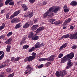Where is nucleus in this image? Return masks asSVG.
Listing matches in <instances>:
<instances>
[{
  "mask_svg": "<svg viewBox=\"0 0 77 77\" xmlns=\"http://www.w3.org/2000/svg\"><path fill=\"white\" fill-rule=\"evenodd\" d=\"M54 57V55H52L49 57L48 58H44L40 59L38 60L39 62H42V61H45L48 60V61H53Z\"/></svg>",
  "mask_w": 77,
  "mask_h": 77,
  "instance_id": "f257e3e1",
  "label": "nucleus"
},
{
  "mask_svg": "<svg viewBox=\"0 0 77 77\" xmlns=\"http://www.w3.org/2000/svg\"><path fill=\"white\" fill-rule=\"evenodd\" d=\"M26 69H27V70H26L25 72V73L26 74H27L28 73L29 74H30L33 70V69L32 68L30 65H28L26 67Z\"/></svg>",
  "mask_w": 77,
  "mask_h": 77,
  "instance_id": "f03ea898",
  "label": "nucleus"
},
{
  "mask_svg": "<svg viewBox=\"0 0 77 77\" xmlns=\"http://www.w3.org/2000/svg\"><path fill=\"white\" fill-rule=\"evenodd\" d=\"M9 3L10 6H13L14 5V2H12V0H7L5 2V4L6 5H8V4H9Z\"/></svg>",
  "mask_w": 77,
  "mask_h": 77,
  "instance_id": "7ed1b4c3",
  "label": "nucleus"
},
{
  "mask_svg": "<svg viewBox=\"0 0 77 77\" xmlns=\"http://www.w3.org/2000/svg\"><path fill=\"white\" fill-rule=\"evenodd\" d=\"M45 45L44 43L40 44L39 42H38L35 45V48H40V47H41L44 46Z\"/></svg>",
  "mask_w": 77,
  "mask_h": 77,
  "instance_id": "20e7f679",
  "label": "nucleus"
},
{
  "mask_svg": "<svg viewBox=\"0 0 77 77\" xmlns=\"http://www.w3.org/2000/svg\"><path fill=\"white\" fill-rule=\"evenodd\" d=\"M69 59V58L67 56V55H66L62 59L61 61V63H64L65 62L68 61V60Z\"/></svg>",
  "mask_w": 77,
  "mask_h": 77,
  "instance_id": "39448f33",
  "label": "nucleus"
},
{
  "mask_svg": "<svg viewBox=\"0 0 77 77\" xmlns=\"http://www.w3.org/2000/svg\"><path fill=\"white\" fill-rule=\"evenodd\" d=\"M9 62V60H7L5 62V63H7V64H1V66L2 68H4V67H5V66H8V63Z\"/></svg>",
  "mask_w": 77,
  "mask_h": 77,
  "instance_id": "423d86ee",
  "label": "nucleus"
},
{
  "mask_svg": "<svg viewBox=\"0 0 77 77\" xmlns=\"http://www.w3.org/2000/svg\"><path fill=\"white\" fill-rule=\"evenodd\" d=\"M67 56L69 58L71 59H72L74 57V53L72 52L70 54L67 55Z\"/></svg>",
  "mask_w": 77,
  "mask_h": 77,
  "instance_id": "0eeeda50",
  "label": "nucleus"
},
{
  "mask_svg": "<svg viewBox=\"0 0 77 77\" xmlns=\"http://www.w3.org/2000/svg\"><path fill=\"white\" fill-rule=\"evenodd\" d=\"M71 21V19L70 18H69L68 19H66L63 24V26H65L66 24H67L68 23H69Z\"/></svg>",
  "mask_w": 77,
  "mask_h": 77,
  "instance_id": "6e6552de",
  "label": "nucleus"
},
{
  "mask_svg": "<svg viewBox=\"0 0 77 77\" xmlns=\"http://www.w3.org/2000/svg\"><path fill=\"white\" fill-rule=\"evenodd\" d=\"M44 28L43 27H39L35 31V32L36 33H39L42 30H44Z\"/></svg>",
  "mask_w": 77,
  "mask_h": 77,
  "instance_id": "1a4fd4ad",
  "label": "nucleus"
},
{
  "mask_svg": "<svg viewBox=\"0 0 77 77\" xmlns=\"http://www.w3.org/2000/svg\"><path fill=\"white\" fill-rule=\"evenodd\" d=\"M11 41L12 39L11 38H8L5 42V43L6 44H9L10 45H11Z\"/></svg>",
  "mask_w": 77,
  "mask_h": 77,
  "instance_id": "9d476101",
  "label": "nucleus"
},
{
  "mask_svg": "<svg viewBox=\"0 0 77 77\" xmlns=\"http://www.w3.org/2000/svg\"><path fill=\"white\" fill-rule=\"evenodd\" d=\"M67 65H70V66H72L73 65V63L71 62V60L69 59L67 64Z\"/></svg>",
  "mask_w": 77,
  "mask_h": 77,
  "instance_id": "9b49d317",
  "label": "nucleus"
},
{
  "mask_svg": "<svg viewBox=\"0 0 77 77\" xmlns=\"http://www.w3.org/2000/svg\"><path fill=\"white\" fill-rule=\"evenodd\" d=\"M76 36H77V34H70L69 38L70 39H73Z\"/></svg>",
  "mask_w": 77,
  "mask_h": 77,
  "instance_id": "f8f14e48",
  "label": "nucleus"
},
{
  "mask_svg": "<svg viewBox=\"0 0 77 77\" xmlns=\"http://www.w3.org/2000/svg\"><path fill=\"white\" fill-rule=\"evenodd\" d=\"M71 6H76L77 5V2L75 1H72L70 4Z\"/></svg>",
  "mask_w": 77,
  "mask_h": 77,
  "instance_id": "ddd939ff",
  "label": "nucleus"
},
{
  "mask_svg": "<svg viewBox=\"0 0 77 77\" xmlns=\"http://www.w3.org/2000/svg\"><path fill=\"white\" fill-rule=\"evenodd\" d=\"M67 45V43H65V44H64L62 46H61L60 47V48L59 49V50H62V49H63V48H65V47H66Z\"/></svg>",
  "mask_w": 77,
  "mask_h": 77,
  "instance_id": "4468645a",
  "label": "nucleus"
},
{
  "mask_svg": "<svg viewBox=\"0 0 77 77\" xmlns=\"http://www.w3.org/2000/svg\"><path fill=\"white\" fill-rule=\"evenodd\" d=\"M69 34L65 35L61 37L60 39H62L63 38H69Z\"/></svg>",
  "mask_w": 77,
  "mask_h": 77,
  "instance_id": "2eb2a0df",
  "label": "nucleus"
},
{
  "mask_svg": "<svg viewBox=\"0 0 77 77\" xmlns=\"http://www.w3.org/2000/svg\"><path fill=\"white\" fill-rule=\"evenodd\" d=\"M20 12H21V11L20 10L16 11L14 13V15L16 17V16L18 15L20 13Z\"/></svg>",
  "mask_w": 77,
  "mask_h": 77,
  "instance_id": "dca6fc26",
  "label": "nucleus"
},
{
  "mask_svg": "<svg viewBox=\"0 0 77 77\" xmlns=\"http://www.w3.org/2000/svg\"><path fill=\"white\" fill-rule=\"evenodd\" d=\"M60 7H57L55 8L54 10H53V12H54V13H56L57 12V11H58L60 10Z\"/></svg>",
  "mask_w": 77,
  "mask_h": 77,
  "instance_id": "f3484780",
  "label": "nucleus"
},
{
  "mask_svg": "<svg viewBox=\"0 0 77 77\" xmlns=\"http://www.w3.org/2000/svg\"><path fill=\"white\" fill-rule=\"evenodd\" d=\"M28 61L29 62H31V61L33 60V59H34L35 58H34L33 57H32V56H30L28 58Z\"/></svg>",
  "mask_w": 77,
  "mask_h": 77,
  "instance_id": "a211bd4d",
  "label": "nucleus"
},
{
  "mask_svg": "<svg viewBox=\"0 0 77 77\" xmlns=\"http://www.w3.org/2000/svg\"><path fill=\"white\" fill-rule=\"evenodd\" d=\"M22 7L24 9V11H27V10L28 9V8H27V7L25 4H23Z\"/></svg>",
  "mask_w": 77,
  "mask_h": 77,
  "instance_id": "6ab92c4d",
  "label": "nucleus"
},
{
  "mask_svg": "<svg viewBox=\"0 0 77 77\" xmlns=\"http://www.w3.org/2000/svg\"><path fill=\"white\" fill-rule=\"evenodd\" d=\"M34 33L32 32H30L29 34V39L32 38V37H33V35Z\"/></svg>",
  "mask_w": 77,
  "mask_h": 77,
  "instance_id": "aec40b11",
  "label": "nucleus"
},
{
  "mask_svg": "<svg viewBox=\"0 0 77 77\" xmlns=\"http://www.w3.org/2000/svg\"><path fill=\"white\" fill-rule=\"evenodd\" d=\"M39 39V36H36L34 37H32V40H34V41H36V40H38Z\"/></svg>",
  "mask_w": 77,
  "mask_h": 77,
  "instance_id": "412c9836",
  "label": "nucleus"
},
{
  "mask_svg": "<svg viewBox=\"0 0 77 77\" xmlns=\"http://www.w3.org/2000/svg\"><path fill=\"white\" fill-rule=\"evenodd\" d=\"M28 14L29 18H31V17H32L33 16V13L32 12L29 13Z\"/></svg>",
  "mask_w": 77,
  "mask_h": 77,
  "instance_id": "4be33fe9",
  "label": "nucleus"
},
{
  "mask_svg": "<svg viewBox=\"0 0 77 77\" xmlns=\"http://www.w3.org/2000/svg\"><path fill=\"white\" fill-rule=\"evenodd\" d=\"M29 22H26V24L23 26V28H27L29 26L28 24Z\"/></svg>",
  "mask_w": 77,
  "mask_h": 77,
  "instance_id": "5701e85b",
  "label": "nucleus"
},
{
  "mask_svg": "<svg viewBox=\"0 0 77 77\" xmlns=\"http://www.w3.org/2000/svg\"><path fill=\"white\" fill-rule=\"evenodd\" d=\"M11 50V46L8 45L7 46V48H6V51L7 52H9Z\"/></svg>",
  "mask_w": 77,
  "mask_h": 77,
  "instance_id": "b1692460",
  "label": "nucleus"
},
{
  "mask_svg": "<svg viewBox=\"0 0 77 77\" xmlns=\"http://www.w3.org/2000/svg\"><path fill=\"white\" fill-rule=\"evenodd\" d=\"M54 23L55 24L56 26H59L60 24H61L60 21L59 20L56 22H54Z\"/></svg>",
  "mask_w": 77,
  "mask_h": 77,
  "instance_id": "393cba45",
  "label": "nucleus"
},
{
  "mask_svg": "<svg viewBox=\"0 0 77 77\" xmlns=\"http://www.w3.org/2000/svg\"><path fill=\"white\" fill-rule=\"evenodd\" d=\"M17 20H18V19L17 18H14L11 21V23H15L16 22H17L18 21Z\"/></svg>",
  "mask_w": 77,
  "mask_h": 77,
  "instance_id": "a878e982",
  "label": "nucleus"
},
{
  "mask_svg": "<svg viewBox=\"0 0 77 77\" xmlns=\"http://www.w3.org/2000/svg\"><path fill=\"white\" fill-rule=\"evenodd\" d=\"M21 23H19L17 24L15 27V29H18V28H20V27H21Z\"/></svg>",
  "mask_w": 77,
  "mask_h": 77,
  "instance_id": "bb28decb",
  "label": "nucleus"
},
{
  "mask_svg": "<svg viewBox=\"0 0 77 77\" xmlns=\"http://www.w3.org/2000/svg\"><path fill=\"white\" fill-rule=\"evenodd\" d=\"M53 7H52L50 8L49 10L47 11L49 12V14L51 13V12H53Z\"/></svg>",
  "mask_w": 77,
  "mask_h": 77,
  "instance_id": "cd10ccee",
  "label": "nucleus"
},
{
  "mask_svg": "<svg viewBox=\"0 0 77 77\" xmlns=\"http://www.w3.org/2000/svg\"><path fill=\"white\" fill-rule=\"evenodd\" d=\"M51 63V62H48L45 64V66H49Z\"/></svg>",
  "mask_w": 77,
  "mask_h": 77,
  "instance_id": "c85d7f7f",
  "label": "nucleus"
},
{
  "mask_svg": "<svg viewBox=\"0 0 77 77\" xmlns=\"http://www.w3.org/2000/svg\"><path fill=\"white\" fill-rule=\"evenodd\" d=\"M5 24L3 23L2 24V26H0V31L2 30L3 29H4L5 28Z\"/></svg>",
  "mask_w": 77,
  "mask_h": 77,
  "instance_id": "c756f323",
  "label": "nucleus"
},
{
  "mask_svg": "<svg viewBox=\"0 0 77 77\" xmlns=\"http://www.w3.org/2000/svg\"><path fill=\"white\" fill-rule=\"evenodd\" d=\"M50 14L49 12L47 11L46 13H45L44 14V17L45 18L47 17V16H48V15Z\"/></svg>",
  "mask_w": 77,
  "mask_h": 77,
  "instance_id": "7c9ffc66",
  "label": "nucleus"
},
{
  "mask_svg": "<svg viewBox=\"0 0 77 77\" xmlns=\"http://www.w3.org/2000/svg\"><path fill=\"white\" fill-rule=\"evenodd\" d=\"M32 55L31 56L33 57L34 59H35V57H36V53L35 52H33L32 54Z\"/></svg>",
  "mask_w": 77,
  "mask_h": 77,
  "instance_id": "2f4dec72",
  "label": "nucleus"
},
{
  "mask_svg": "<svg viewBox=\"0 0 77 77\" xmlns=\"http://www.w3.org/2000/svg\"><path fill=\"white\" fill-rule=\"evenodd\" d=\"M31 29L32 30H35L37 29V28H36V27H35V25H33Z\"/></svg>",
  "mask_w": 77,
  "mask_h": 77,
  "instance_id": "473e14b6",
  "label": "nucleus"
},
{
  "mask_svg": "<svg viewBox=\"0 0 77 77\" xmlns=\"http://www.w3.org/2000/svg\"><path fill=\"white\" fill-rule=\"evenodd\" d=\"M35 49V47H33L29 50V52H31L32 51H34Z\"/></svg>",
  "mask_w": 77,
  "mask_h": 77,
  "instance_id": "72a5a7b5",
  "label": "nucleus"
},
{
  "mask_svg": "<svg viewBox=\"0 0 77 77\" xmlns=\"http://www.w3.org/2000/svg\"><path fill=\"white\" fill-rule=\"evenodd\" d=\"M12 35V32H9L7 35V36L9 37Z\"/></svg>",
  "mask_w": 77,
  "mask_h": 77,
  "instance_id": "f704fd0d",
  "label": "nucleus"
},
{
  "mask_svg": "<svg viewBox=\"0 0 77 77\" xmlns=\"http://www.w3.org/2000/svg\"><path fill=\"white\" fill-rule=\"evenodd\" d=\"M4 56H5V52H3L2 55L0 56V60H1L3 58V57H4Z\"/></svg>",
  "mask_w": 77,
  "mask_h": 77,
  "instance_id": "c9c22d12",
  "label": "nucleus"
},
{
  "mask_svg": "<svg viewBox=\"0 0 77 77\" xmlns=\"http://www.w3.org/2000/svg\"><path fill=\"white\" fill-rule=\"evenodd\" d=\"M55 75L57 77H60V75L59 74V71H57L55 73Z\"/></svg>",
  "mask_w": 77,
  "mask_h": 77,
  "instance_id": "e433bc0d",
  "label": "nucleus"
},
{
  "mask_svg": "<svg viewBox=\"0 0 77 77\" xmlns=\"http://www.w3.org/2000/svg\"><path fill=\"white\" fill-rule=\"evenodd\" d=\"M62 72H63V74L64 75H66V74H67V72H66V71L63 70L62 71Z\"/></svg>",
  "mask_w": 77,
  "mask_h": 77,
  "instance_id": "4c0bfd02",
  "label": "nucleus"
},
{
  "mask_svg": "<svg viewBox=\"0 0 77 77\" xmlns=\"http://www.w3.org/2000/svg\"><path fill=\"white\" fill-rule=\"evenodd\" d=\"M29 45H25L23 47V49H27L29 48Z\"/></svg>",
  "mask_w": 77,
  "mask_h": 77,
  "instance_id": "58836bf2",
  "label": "nucleus"
},
{
  "mask_svg": "<svg viewBox=\"0 0 77 77\" xmlns=\"http://www.w3.org/2000/svg\"><path fill=\"white\" fill-rule=\"evenodd\" d=\"M55 21V20L54 19H51L49 20V22H51V23H53V22H54Z\"/></svg>",
  "mask_w": 77,
  "mask_h": 77,
  "instance_id": "ea45409f",
  "label": "nucleus"
},
{
  "mask_svg": "<svg viewBox=\"0 0 77 77\" xmlns=\"http://www.w3.org/2000/svg\"><path fill=\"white\" fill-rule=\"evenodd\" d=\"M60 76L62 77H63L64 76H65V75L63 74V73L62 71H60Z\"/></svg>",
  "mask_w": 77,
  "mask_h": 77,
  "instance_id": "a19ab883",
  "label": "nucleus"
},
{
  "mask_svg": "<svg viewBox=\"0 0 77 77\" xmlns=\"http://www.w3.org/2000/svg\"><path fill=\"white\" fill-rule=\"evenodd\" d=\"M5 77V73L2 72L0 74V77Z\"/></svg>",
  "mask_w": 77,
  "mask_h": 77,
  "instance_id": "79ce46f5",
  "label": "nucleus"
},
{
  "mask_svg": "<svg viewBox=\"0 0 77 77\" xmlns=\"http://www.w3.org/2000/svg\"><path fill=\"white\" fill-rule=\"evenodd\" d=\"M63 54H60L58 55V58H61L63 56Z\"/></svg>",
  "mask_w": 77,
  "mask_h": 77,
  "instance_id": "37998d69",
  "label": "nucleus"
},
{
  "mask_svg": "<svg viewBox=\"0 0 77 77\" xmlns=\"http://www.w3.org/2000/svg\"><path fill=\"white\" fill-rule=\"evenodd\" d=\"M6 18L7 19H8V18H9V13H7V14H6Z\"/></svg>",
  "mask_w": 77,
  "mask_h": 77,
  "instance_id": "c03bdc74",
  "label": "nucleus"
},
{
  "mask_svg": "<svg viewBox=\"0 0 77 77\" xmlns=\"http://www.w3.org/2000/svg\"><path fill=\"white\" fill-rule=\"evenodd\" d=\"M20 60V57H18L17 58H16L15 59L14 61H15V62H17V61H18V60Z\"/></svg>",
  "mask_w": 77,
  "mask_h": 77,
  "instance_id": "a18cd8bd",
  "label": "nucleus"
},
{
  "mask_svg": "<svg viewBox=\"0 0 77 77\" xmlns=\"http://www.w3.org/2000/svg\"><path fill=\"white\" fill-rule=\"evenodd\" d=\"M64 12H68L69 11V10H68V9H65L64 10Z\"/></svg>",
  "mask_w": 77,
  "mask_h": 77,
  "instance_id": "49530a36",
  "label": "nucleus"
},
{
  "mask_svg": "<svg viewBox=\"0 0 77 77\" xmlns=\"http://www.w3.org/2000/svg\"><path fill=\"white\" fill-rule=\"evenodd\" d=\"M15 16V15H14V14H13V15H11L10 18H9V19H12V18H14V17Z\"/></svg>",
  "mask_w": 77,
  "mask_h": 77,
  "instance_id": "de8ad7c7",
  "label": "nucleus"
},
{
  "mask_svg": "<svg viewBox=\"0 0 77 77\" xmlns=\"http://www.w3.org/2000/svg\"><path fill=\"white\" fill-rule=\"evenodd\" d=\"M44 66V65L43 64H42L41 65H40L38 67V68H41Z\"/></svg>",
  "mask_w": 77,
  "mask_h": 77,
  "instance_id": "09e8293b",
  "label": "nucleus"
},
{
  "mask_svg": "<svg viewBox=\"0 0 77 77\" xmlns=\"http://www.w3.org/2000/svg\"><path fill=\"white\" fill-rule=\"evenodd\" d=\"M28 22L29 23H28L29 25H33V22L32 21H30V22Z\"/></svg>",
  "mask_w": 77,
  "mask_h": 77,
  "instance_id": "8fccbe9b",
  "label": "nucleus"
},
{
  "mask_svg": "<svg viewBox=\"0 0 77 77\" xmlns=\"http://www.w3.org/2000/svg\"><path fill=\"white\" fill-rule=\"evenodd\" d=\"M6 71L8 72H10L11 71V69L8 68L6 70Z\"/></svg>",
  "mask_w": 77,
  "mask_h": 77,
  "instance_id": "3c124183",
  "label": "nucleus"
},
{
  "mask_svg": "<svg viewBox=\"0 0 77 77\" xmlns=\"http://www.w3.org/2000/svg\"><path fill=\"white\" fill-rule=\"evenodd\" d=\"M5 36H6V35H2L1 36V39H4V38H5Z\"/></svg>",
  "mask_w": 77,
  "mask_h": 77,
  "instance_id": "603ef678",
  "label": "nucleus"
},
{
  "mask_svg": "<svg viewBox=\"0 0 77 77\" xmlns=\"http://www.w3.org/2000/svg\"><path fill=\"white\" fill-rule=\"evenodd\" d=\"M14 75V73H13L12 74H11L8 75V77H13Z\"/></svg>",
  "mask_w": 77,
  "mask_h": 77,
  "instance_id": "864d4df0",
  "label": "nucleus"
},
{
  "mask_svg": "<svg viewBox=\"0 0 77 77\" xmlns=\"http://www.w3.org/2000/svg\"><path fill=\"white\" fill-rule=\"evenodd\" d=\"M36 0H29L30 3H34Z\"/></svg>",
  "mask_w": 77,
  "mask_h": 77,
  "instance_id": "5fc2aeb1",
  "label": "nucleus"
},
{
  "mask_svg": "<svg viewBox=\"0 0 77 77\" xmlns=\"http://www.w3.org/2000/svg\"><path fill=\"white\" fill-rule=\"evenodd\" d=\"M77 45H73L72 46V49H75L76 48H77Z\"/></svg>",
  "mask_w": 77,
  "mask_h": 77,
  "instance_id": "6e6d98bb",
  "label": "nucleus"
},
{
  "mask_svg": "<svg viewBox=\"0 0 77 77\" xmlns=\"http://www.w3.org/2000/svg\"><path fill=\"white\" fill-rule=\"evenodd\" d=\"M71 66H70V65H68L66 67V69H69L70 68V67H71Z\"/></svg>",
  "mask_w": 77,
  "mask_h": 77,
  "instance_id": "4d7b16f0",
  "label": "nucleus"
},
{
  "mask_svg": "<svg viewBox=\"0 0 77 77\" xmlns=\"http://www.w3.org/2000/svg\"><path fill=\"white\" fill-rule=\"evenodd\" d=\"M24 62H27V61H28V57H26L25 59L24 60Z\"/></svg>",
  "mask_w": 77,
  "mask_h": 77,
  "instance_id": "13d9d810",
  "label": "nucleus"
},
{
  "mask_svg": "<svg viewBox=\"0 0 77 77\" xmlns=\"http://www.w3.org/2000/svg\"><path fill=\"white\" fill-rule=\"evenodd\" d=\"M38 22V20L37 19H35L34 20V23H36Z\"/></svg>",
  "mask_w": 77,
  "mask_h": 77,
  "instance_id": "bf43d9fd",
  "label": "nucleus"
},
{
  "mask_svg": "<svg viewBox=\"0 0 77 77\" xmlns=\"http://www.w3.org/2000/svg\"><path fill=\"white\" fill-rule=\"evenodd\" d=\"M14 59H15V57H12L11 59V61H14Z\"/></svg>",
  "mask_w": 77,
  "mask_h": 77,
  "instance_id": "052dcab7",
  "label": "nucleus"
},
{
  "mask_svg": "<svg viewBox=\"0 0 77 77\" xmlns=\"http://www.w3.org/2000/svg\"><path fill=\"white\" fill-rule=\"evenodd\" d=\"M4 12H5V10H2L1 11V14H3V13H4Z\"/></svg>",
  "mask_w": 77,
  "mask_h": 77,
  "instance_id": "680f3d73",
  "label": "nucleus"
},
{
  "mask_svg": "<svg viewBox=\"0 0 77 77\" xmlns=\"http://www.w3.org/2000/svg\"><path fill=\"white\" fill-rule=\"evenodd\" d=\"M43 4L44 5H45L47 4V2L44 1L43 2Z\"/></svg>",
  "mask_w": 77,
  "mask_h": 77,
  "instance_id": "e2e57ef3",
  "label": "nucleus"
},
{
  "mask_svg": "<svg viewBox=\"0 0 77 77\" xmlns=\"http://www.w3.org/2000/svg\"><path fill=\"white\" fill-rule=\"evenodd\" d=\"M63 8L64 9L65 8H67V9H68V8H67V6L66 5H64L63 7Z\"/></svg>",
  "mask_w": 77,
  "mask_h": 77,
  "instance_id": "0e129e2a",
  "label": "nucleus"
},
{
  "mask_svg": "<svg viewBox=\"0 0 77 77\" xmlns=\"http://www.w3.org/2000/svg\"><path fill=\"white\" fill-rule=\"evenodd\" d=\"M70 29H71L72 30L74 29V27L73 26H71L70 27Z\"/></svg>",
  "mask_w": 77,
  "mask_h": 77,
  "instance_id": "69168bd1",
  "label": "nucleus"
},
{
  "mask_svg": "<svg viewBox=\"0 0 77 77\" xmlns=\"http://www.w3.org/2000/svg\"><path fill=\"white\" fill-rule=\"evenodd\" d=\"M26 39H27V38L25 37H24L23 39H24V41H25V40H26Z\"/></svg>",
  "mask_w": 77,
  "mask_h": 77,
  "instance_id": "338daca9",
  "label": "nucleus"
},
{
  "mask_svg": "<svg viewBox=\"0 0 77 77\" xmlns=\"http://www.w3.org/2000/svg\"><path fill=\"white\" fill-rule=\"evenodd\" d=\"M3 6V4L2 3H0V7H2Z\"/></svg>",
  "mask_w": 77,
  "mask_h": 77,
  "instance_id": "774afa93",
  "label": "nucleus"
}]
</instances>
